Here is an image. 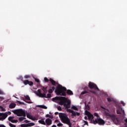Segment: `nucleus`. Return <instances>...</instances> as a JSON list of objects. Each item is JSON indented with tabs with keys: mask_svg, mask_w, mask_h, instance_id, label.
<instances>
[{
	"mask_svg": "<svg viewBox=\"0 0 127 127\" xmlns=\"http://www.w3.org/2000/svg\"><path fill=\"white\" fill-rule=\"evenodd\" d=\"M85 114L88 117V119L91 124H93L94 125H96L97 124H99L100 125H104L105 121L103 120V119L101 118H99V114L97 113H94V116L95 117H97V119L94 120V116L91 114L89 111L85 110Z\"/></svg>",
	"mask_w": 127,
	"mask_h": 127,
	"instance_id": "obj_1",
	"label": "nucleus"
},
{
	"mask_svg": "<svg viewBox=\"0 0 127 127\" xmlns=\"http://www.w3.org/2000/svg\"><path fill=\"white\" fill-rule=\"evenodd\" d=\"M53 101L55 102V103H58V104L61 106H64L65 109H69L71 107V101L64 97H56L53 98Z\"/></svg>",
	"mask_w": 127,
	"mask_h": 127,
	"instance_id": "obj_2",
	"label": "nucleus"
},
{
	"mask_svg": "<svg viewBox=\"0 0 127 127\" xmlns=\"http://www.w3.org/2000/svg\"><path fill=\"white\" fill-rule=\"evenodd\" d=\"M102 112L103 114L106 115L107 117H108V118H110V119H111L115 125H120L121 124V120H120V118H117L115 115L110 114V111L109 110L106 109L103 107H102Z\"/></svg>",
	"mask_w": 127,
	"mask_h": 127,
	"instance_id": "obj_3",
	"label": "nucleus"
},
{
	"mask_svg": "<svg viewBox=\"0 0 127 127\" xmlns=\"http://www.w3.org/2000/svg\"><path fill=\"white\" fill-rule=\"evenodd\" d=\"M66 88L63 87L62 85L59 84L55 89V93L56 95L60 96H66Z\"/></svg>",
	"mask_w": 127,
	"mask_h": 127,
	"instance_id": "obj_4",
	"label": "nucleus"
},
{
	"mask_svg": "<svg viewBox=\"0 0 127 127\" xmlns=\"http://www.w3.org/2000/svg\"><path fill=\"white\" fill-rule=\"evenodd\" d=\"M59 117L62 123H64V124H66V125L69 126V127H72V124L70 122V120L69 119L68 116H67V115H66V114L60 113Z\"/></svg>",
	"mask_w": 127,
	"mask_h": 127,
	"instance_id": "obj_5",
	"label": "nucleus"
},
{
	"mask_svg": "<svg viewBox=\"0 0 127 127\" xmlns=\"http://www.w3.org/2000/svg\"><path fill=\"white\" fill-rule=\"evenodd\" d=\"M33 93L36 95L38 97L40 98H51L52 96L51 94H48L47 95H46L45 94H43L41 92V89H38V90L34 91Z\"/></svg>",
	"mask_w": 127,
	"mask_h": 127,
	"instance_id": "obj_6",
	"label": "nucleus"
},
{
	"mask_svg": "<svg viewBox=\"0 0 127 127\" xmlns=\"http://www.w3.org/2000/svg\"><path fill=\"white\" fill-rule=\"evenodd\" d=\"M88 86L90 89H94L95 90V91H91V93H93L95 95H98V94H99V88L95 83L92 82H90L89 83Z\"/></svg>",
	"mask_w": 127,
	"mask_h": 127,
	"instance_id": "obj_7",
	"label": "nucleus"
},
{
	"mask_svg": "<svg viewBox=\"0 0 127 127\" xmlns=\"http://www.w3.org/2000/svg\"><path fill=\"white\" fill-rule=\"evenodd\" d=\"M13 114H15L18 117H26L25 110L22 109H16L12 111Z\"/></svg>",
	"mask_w": 127,
	"mask_h": 127,
	"instance_id": "obj_8",
	"label": "nucleus"
},
{
	"mask_svg": "<svg viewBox=\"0 0 127 127\" xmlns=\"http://www.w3.org/2000/svg\"><path fill=\"white\" fill-rule=\"evenodd\" d=\"M66 112H68V113H70L71 116L72 118H74V117H76V116H79L81 114L79 112H75L73 110L71 109H67Z\"/></svg>",
	"mask_w": 127,
	"mask_h": 127,
	"instance_id": "obj_9",
	"label": "nucleus"
},
{
	"mask_svg": "<svg viewBox=\"0 0 127 127\" xmlns=\"http://www.w3.org/2000/svg\"><path fill=\"white\" fill-rule=\"evenodd\" d=\"M117 108V113L118 114H122L124 116H126L125 114V110H123L122 106L120 105H116Z\"/></svg>",
	"mask_w": 127,
	"mask_h": 127,
	"instance_id": "obj_10",
	"label": "nucleus"
},
{
	"mask_svg": "<svg viewBox=\"0 0 127 127\" xmlns=\"http://www.w3.org/2000/svg\"><path fill=\"white\" fill-rule=\"evenodd\" d=\"M26 116L28 119L32 120V121H37L38 120V116H33L31 114L29 113H26Z\"/></svg>",
	"mask_w": 127,
	"mask_h": 127,
	"instance_id": "obj_11",
	"label": "nucleus"
},
{
	"mask_svg": "<svg viewBox=\"0 0 127 127\" xmlns=\"http://www.w3.org/2000/svg\"><path fill=\"white\" fill-rule=\"evenodd\" d=\"M7 118V113H0V121H3Z\"/></svg>",
	"mask_w": 127,
	"mask_h": 127,
	"instance_id": "obj_12",
	"label": "nucleus"
},
{
	"mask_svg": "<svg viewBox=\"0 0 127 127\" xmlns=\"http://www.w3.org/2000/svg\"><path fill=\"white\" fill-rule=\"evenodd\" d=\"M24 84L26 85H29V86H33V82L32 81H29L28 80H26L23 81Z\"/></svg>",
	"mask_w": 127,
	"mask_h": 127,
	"instance_id": "obj_13",
	"label": "nucleus"
},
{
	"mask_svg": "<svg viewBox=\"0 0 127 127\" xmlns=\"http://www.w3.org/2000/svg\"><path fill=\"white\" fill-rule=\"evenodd\" d=\"M42 90L43 91V93L46 96H47V92H48V90H47V87L46 86H42Z\"/></svg>",
	"mask_w": 127,
	"mask_h": 127,
	"instance_id": "obj_14",
	"label": "nucleus"
},
{
	"mask_svg": "<svg viewBox=\"0 0 127 127\" xmlns=\"http://www.w3.org/2000/svg\"><path fill=\"white\" fill-rule=\"evenodd\" d=\"M45 123L47 126H50V125L52 124V120L49 118H48L46 120Z\"/></svg>",
	"mask_w": 127,
	"mask_h": 127,
	"instance_id": "obj_15",
	"label": "nucleus"
},
{
	"mask_svg": "<svg viewBox=\"0 0 127 127\" xmlns=\"http://www.w3.org/2000/svg\"><path fill=\"white\" fill-rule=\"evenodd\" d=\"M8 120L11 123H17V120H14V117H10L8 118Z\"/></svg>",
	"mask_w": 127,
	"mask_h": 127,
	"instance_id": "obj_16",
	"label": "nucleus"
},
{
	"mask_svg": "<svg viewBox=\"0 0 127 127\" xmlns=\"http://www.w3.org/2000/svg\"><path fill=\"white\" fill-rule=\"evenodd\" d=\"M71 110H74V111H79V106L71 105Z\"/></svg>",
	"mask_w": 127,
	"mask_h": 127,
	"instance_id": "obj_17",
	"label": "nucleus"
},
{
	"mask_svg": "<svg viewBox=\"0 0 127 127\" xmlns=\"http://www.w3.org/2000/svg\"><path fill=\"white\" fill-rule=\"evenodd\" d=\"M55 90V87L54 86L51 87L50 89L48 90L49 94H52L53 91Z\"/></svg>",
	"mask_w": 127,
	"mask_h": 127,
	"instance_id": "obj_18",
	"label": "nucleus"
},
{
	"mask_svg": "<svg viewBox=\"0 0 127 127\" xmlns=\"http://www.w3.org/2000/svg\"><path fill=\"white\" fill-rule=\"evenodd\" d=\"M38 123H39V124H41V125H44V126L46 125L45 121H44V119H41L40 120H39Z\"/></svg>",
	"mask_w": 127,
	"mask_h": 127,
	"instance_id": "obj_19",
	"label": "nucleus"
},
{
	"mask_svg": "<svg viewBox=\"0 0 127 127\" xmlns=\"http://www.w3.org/2000/svg\"><path fill=\"white\" fill-rule=\"evenodd\" d=\"M16 106V104H15V103H11L9 106V108L10 109H14V108H15V106Z\"/></svg>",
	"mask_w": 127,
	"mask_h": 127,
	"instance_id": "obj_20",
	"label": "nucleus"
},
{
	"mask_svg": "<svg viewBox=\"0 0 127 127\" xmlns=\"http://www.w3.org/2000/svg\"><path fill=\"white\" fill-rule=\"evenodd\" d=\"M50 81L51 83H52V85H53L54 86H55V85L56 84V82H55L54 80L52 79V78H50Z\"/></svg>",
	"mask_w": 127,
	"mask_h": 127,
	"instance_id": "obj_21",
	"label": "nucleus"
},
{
	"mask_svg": "<svg viewBox=\"0 0 127 127\" xmlns=\"http://www.w3.org/2000/svg\"><path fill=\"white\" fill-rule=\"evenodd\" d=\"M66 93L68 95H73V92L70 90H67Z\"/></svg>",
	"mask_w": 127,
	"mask_h": 127,
	"instance_id": "obj_22",
	"label": "nucleus"
},
{
	"mask_svg": "<svg viewBox=\"0 0 127 127\" xmlns=\"http://www.w3.org/2000/svg\"><path fill=\"white\" fill-rule=\"evenodd\" d=\"M40 108H42V109H45V110L47 109V107L45 105H39Z\"/></svg>",
	"mask_w": 127,
	"mask_h": 127,
	"instance_id": "obj_23",
	"label": "nucleus"
},
{
	"mask_svg": "<svg viewBox=\"0 0 127 127\" xmlns=\"http://www.w3.org/2000/svg\"><path fill=\"white\" fill-rule=\"evenodd\" d=\"M84 104L85 106V110H87L88 111H89V110H90V106H89V105H87L86 102H85Z\"/></svg>",
	"mask_w": 127,
	"mask_h": 127,
	"instance_id": "obj_24",
	"label": "nucleus"
},
{
	"mask_svg": "<svg viewBox=\"0 0 127 127\" xmlns=\"http://www.w3.org/2000/svg\"><path fill=\"white\" fill-rule=\"evenodd\" d=\"M6 111L5 109L0 106V112H5Z\"/></svg>",
	"mask_w": 127,
	"mask_h": 127,
	"instance_id": "obj_25",
	"label": "nucleus"
},
{
	"mask_svg": "<svg viewBox=\"0 0 127 127\" xmlns=\"http://www.w3.org/2000/svg\"><path fill=\"white\" fill-rule=\"evenodd\" d=\"M24 120H25V118H24V117H20L19 118V121L20 122H22V121H24Z\"/></svg>",
	"mask_w": 127,
	"mask_h": 127,
	"instance_id": "obj_26",
	"label": "nucleus"
},
{
	"mask_svg": "<svg viewBox=\"0 0 127 127\" xmlns=\"http://www.w3.org/2000/svg\"><path fill=\"white\" fill-rule=\"evenodd\" d=\"M107 101L108 102H112V101H114V98L110 97V98H107Z\"/></svg>",
	"mask_w": 127,
	"mask_h": 127,
	"instance_id": "obj_27",
	"label": "nucleus"
},
{
	"mask_svg": "<svg viewBox=\"0 0 127 127\" xmlns=\"http://www.w3.org/2000/svg\"><path fill=\"white\" fill-rule=\"evenodd\" d=\"M24 97L26 100H30V97L28 95H24Z\"/></svg>",
	"mask_w": 127,
	"mask_h": 127,
	"instance_id": "obj_28",
	"label": "nucleus"
},
{
	"mask_svg": "<svg viewBox=\"0 0 127 127\" xmlns=\"http://www.w3.org/2000/svg\"><path fill=\"white\" fill-rule=\"evenodd\" d=\"M35 82H37V83H39V82H40V80H39V79L33 77Z\"/></svg>",
	"mask_w": 127,
	"mask_h": 127,
	"instance_id": "obj_29",
	"label": "nucleus"
},
{
	"mask_svg": "<svg viewBox=\"0 0 127 127\" xmlns=\"http://www.w3.org/2000/svg\"><path fill=\"white\" fill-rule=\"evenodd\" d=\"M25 79H29V78H30V75H25L24 76Z\"/></svg>",
	"mask_w": 127,
	"mask_h": 127,
	"instance_id": "obj_30",
	"label": "nucleus"
},
{
	"mask_svg": "<svg viewBox=\"0 0 127 127\" xmlns=\"http://www.w3.org/2000/svg\"><path fill=\"white\" fill-rule=\"evenodd\" d=\"M0 95H5L4 92L1 89H0Z\"/></svg>",
	"mask_w": 127,
	"mask_h": 127,
	"instance_id": "obj_31",
	"label": "nucleus"
},
{
	"mask_svg": "<svg viewBox=\"0 0 127 127\" xmlns=\"http://www.w3.org/2000/svg\"><path fill=\"white\" fill-rule=\"evenodd\" d=\"M58 127H62V126H63V124H62V123L59 122L58 124H57Z\"/></svg>",
	"mask_w": 127,
	"mask_h": 127,
	"instance_id": "obj_32",
	"label": "nucleus"
},
{
	"mask_svg": "<svg viewBox=\"0 0 127 127\" xmlns=\"http://www.w3.org/2000/svg\"><path fill=\"white\" fill-rule=\"evenodd\" d=\"M18 80H22V79H23V78L22 77V76H19L18 77H17V78Z\"/></svg>",
	"mask_w": 127,
	"mask_h": 127,
	"instance_id": "obj_33",
	"label": "nucleus"
},
{
	"mask_svg": "<svg viewBox=\"0 0 127 127\" xmlns=\"http://www.w3.org/2000/svg\"><path fill=\"white\" fill-rule=\"evenodd\" d=\"M17 103H18V104H19L20 105H24V103L23 102H21L17 100Z\"/></svg>",
	"mask_w": 127,
	"mask_h": 127,
	"instance_id": "obj_34",
	"label": "nucleus"
},
{
	"mask_svg": "<svg viewBox=\"0 0 127 127\" xmlns=\"http://www.w3.org/2000/svg\"><path fill=\"white\" fill-rule=\"evenodd\" d=\"M44 81H45V82H49V79H47V77H45Z\"/></svg>",
	"mask_w": 127,
	"mask_h": 127,
	"instance_id": "obj_35",
	"label": "nucleus"
},
{
	"mask_svg": "<svg viewBox=\"0 0 127 127\" xmlns=\"http://www.w3.org/2000/svg\"><path fill=\"white\" fill-rule=\"evenodd\" d=\"M83 124L84 126L85 125H86L87 126H88V123L86 121H83Z\"/></svg>",
	"mask_w": 127,
	"mask_h": 127,
	"instance_id": "obj_36",
	"label": "nucleus"
},
{
	"mask_svg": "<svg viewBox=\"0 0 127 127\" xmlns=\"http://www.w3.org/2000/svg\"><path fill=\"white\" fill-rule=\"evenodd\" d=\"M121 103L123 105V106H126V103H125V102L123 101H121Z\"/></svg>",
	"mask_w": 127,
	"mask_h": 127,
	"instance_id": "obj_37",
	"label": "nucleus"
},
{
	"mask_svg": "<svg viewBox=\"0 0 127 127\" xmlns=\"http://www.w3.org/2000/svg\"><path fill=\"white\" fill-rule=\"evenodd\" d=\"M9 126L10 127H15V126L12 124L9 123Z\"/></svg>",
	"mask_w": 127,
	"mask_h": 127,
	"instance_id": "obj_38",
	"label": "nucleus"
},
{
	"mask_svg": "<svg viewBox=\"0 0 127 127\" xmlns=\"http://www.w3.org/2000/svg\"><path fill=\"white\" fill-rule=\"evenodd\" d=\"M46 118H52V117H50V115H49V114H47L46 115Z\"/></svg>",
	"mask_w": 127,
	"mask_h": 127,
	"instance_id": "obj_39",
	"label": "nucleus"
},
{
	"mask_svg": "<svg viewBox=\"0 0 127 127\" xmlns=\"http://www.w3.org/2000/svg\"><path fill=\"white\" fill-rule=\"evenodd\" d=\"M58 110L59 111H61V110H62V109L61 108V107L59 106V107H58Z\"/></svg>",
	"mask_w": 127,
	"mask_h": 127,
	"instance_id": "obj_40",
	"label": "nucleus"
},
{
	"mask_svg": "<svg viewBox=\"0 0 127 127\" xmlns=\"http://www.w3.org/2000/svg\"><path fill=\"white\" fill-rule=\"evenodd\" d=\"M86 93H87V92L83 91V92H81V95H84V94H86Z\"/></svg>",
	"mask_w": 127,
	"mask_h": 127,
	"instance_id": "obj_41",
	"label": "nucleus"
},
{
	"mask_svg": "<svg viewBox=\"0 0 127 127\" xmlns=\"http://www.w3.org/2000/svg\"><path fill=\"white\" fill-rule=\"evenodd\" d=\"M84 119H85V120H88V117H87L86 116H85V117H84Z\"/></svg>",
	"mask_w": 127,
	"mask_h": 127,
	"instance_id": "obj_42",
	"label": "nucleus"
},
{
	"mask_svg": "<svg viewBox=\"0 0 127 127\" xmlns=\"http://www.w3.org/2000/svg\"><path fill=\"white\" fill-rule=\"evenodd\" d=\"M28 104H32V102H27Z\"/></svg>",
	"mask_w": 127,
	"mask_h": 127,
	"instance_id": "obj_43",
	"label": "nucleus"
},
{
	"mask_svg": "<svg viewBox=\"0 0 127 127\" xmlns=\"http://www.w3.org/2000/svg\"><path fill=\"white\" fill-rule=\"evenodd\" d=\"M125 121L126 122V123H127V118L126 119H125Z\"/></svg>",
	"mask_w": 127,
	"mask_h": 127,
	"instance_id": "obj_44",
	"label": "nucleus"
},
{
	"mask_svg": "<svg viewBox=\"0 0 127 127\" xmlns=\"http://www.w3.org/2000/svg\"><path fill=\"white\" fill-rule=\"evenodd\" d=\"M0 99H1L2 100H3V97H0Z\"/></svg>",
	"mask_w": 127,
	"mask_h": 127,
	"instance_id": "obj_45",
	"label": "nucleus"
},
{
	"mask_svg": "<svg viewBox=\"0 0 127 127\" xmlns=\"http://www.w3.org/2000/svg\"><path fill=\"white\" fill-rule=\"evenodd\" d=\"M52 127H57L55 125H53Z\"/></svg>",
	"mask_w": 127,
	"mask_h": 127,
	"instance_id": "obj_46",
	"label": "nucleus"
},
{
	"mask_svg": "<svg viewBox=\"0 0 127 127\" xmlns=\"http://www.w3.org/2000/svg\"><path fill=\"white\" fill-rule=\"evenodd\" d=\"M13 97H14V98H15L16 99H17V97H16L14 96H13Z\"/></svg>",
	"mask_w": 127,
	"mask_h": 127,
	"instance_id": "obj_47",
	"label": "nucleus"
},
{
	"mask_svg": "<svg viewBox=\"0 0 127 127\" xmlns=\"http://www.w3.org/2000/svg\"><path fill=\"white\" fill-rule=\"evenodd\" d=\"M88 104H91V102H89L88 103Z\"/></svg>",
	"mask_w": 127,
	"mask_h": 127,
	"instance_id": "obj_48",
	"label": "nucleus"
}]
</instances>
